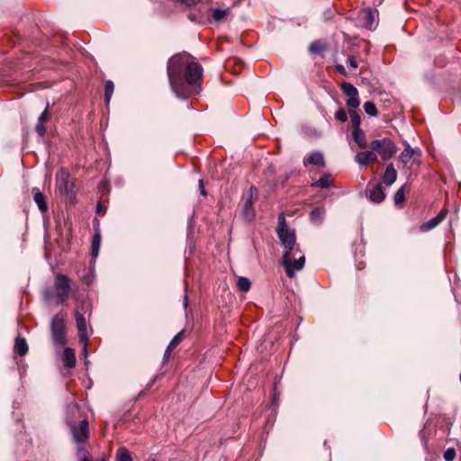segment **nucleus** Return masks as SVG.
I'll return each instance as SVG.
<instances>
[{"mask_svg":"<svg viewBox=\"0 0 461 461\" xmlns=\"http://www.w3.org/2000/svg\"><path fill=\"white\" fill-rule=\"evenodd\" d=\"M203 67L188 55L173 56L167 62V76L175 94L188 98L201 91Z\"/></svg>","mask_w":461,"mask_h":461,"instance_id":"nucleus-1","label":"nucleus"},{"mask_svg":"<svg viewBox=\"0 0 461 461\" xmlns=\"http://www.w3.org/2000/svg\"><path fill=\"white\" fill-rule=\"evenodd\" d=\"M279 226L276 230L281 244L285 248L282 264L285 273L290 278L294 276V272L303 268L305 258L299 245L296 243L295 231L287 227L284 215L278 218Z\"/></svg>","mask_w":461,"mask_h":461,"instance_id":"nucleus-2","label":"nucleus"},{"mask_svg":"<svg viewBox=\"0 0 461 461\" xmlns=\"http://www.w3.org/2000/svg\"><path fill=\"white\" fill-rule=\"evenodd\" d=\"M86 315H91V308L89 303L86 302H81L77 303L75 310V319L77 323V328L78 330V339L79 342L83 345L84 350L86 351L87 342H88V333H87V322L86 319Z\"/></svg>","mask_w":461,"mask_h":461,"instance_id":"nucleus-3","label":"nucleus"},{"mask_svg":"<svg viewBox=\"0 0 461 461\" xmlns=\"http://www.w3.org/2000/svg\"><path fill=\"white\" fill-rule=\"evenodd\" d=\"M71 290V280L68 276L58 274L53 285V292L46 291L45 296L49 300L55 299L57 303H63L68 298Z\"/></svg>","mask_w":461,"mask_h":461,"instance_id":"nucleus-4","label":"nucleus"},{"mask_svg":"<svg viewBox=\"0 0 461 461\" xmlns=\"http://www.w3.org/2000/svg\"><path fill=\"white\" fill-rule=\"evenodd\" d=\"M369 148L376 151L383 160H389L397 152V146L390 138H383L371 141Z\"/></svg>","mask_w":461,"mask_h":461,"instance_id":"nucleus-5","label":"nucleus"},{"mask_svg":"<svg viewBox=\"0 0 461 461\" xmlns=\"http://www.w3.org/2000/svg\"><path fill=\"white\" fill-rule=\"evenodd\" d=\"M50 331L55 345L63 346L66 344L65 316L63 313L59 312L52 318Z\"/></svg>","mask_w":461,"mask_h":461,"instance_id":"nucleus-6","label":"nucleus"},{"mask_svg":"<svg viewBox=\"0 0 461 461\" xmlns=\"http://www.w3.org/2000/svg\"><path fill=\"white\" fill-rule=\"evenodd\" d=\"M70 431L77 443L85 442L89 437V425L86 420H83L78 425L71 424Z\"/></svg>","mask_w":461,"mask_h":461,"instance_id":"nucleus-7","label":"nucleus"},{"mask_svg":"<svg viewBox=\"0 0 461 461\" xmlns=\"http://www.w3.org/2000/svg\"><path fill=\"white\" fill-rule=\"evenodd\" d=\"M253 190L254 188L250 187L249 192L242 198L241 212L244 220L247 221H251L256 215L252 202Z\"/></svg>","mask_w":461,"mask_h":461,"instance_id":"nucleus-8","label":"nucleus"},{"mask_svg":"<svg viewBox=\"0 0 461 461\" xmlns=\"http://www.w3.org/2000/svg\"><path fill=\"white\" fill-rule=\"evenodd\" d=\"M377 160V155L374 150H366L357 152L355 156V161L362 167H366L370 163Z\"/></svg>","mask_w":461,"mask_h":461,"instance_id":"nucleus-9","label":"nucleus"},{"mask_svg":"<svg viewBox=\"0 0 461 461\" xmlns=\"http://www.w3.org/2000/svg\"><path fill=\"white\" fill-rule=\"evenodd\" d=\"M375 12L371 8H365L360 13L359 17L363 25L369 30H373L375 27Z\"/></svg>","mask_w":461,"mask_h":461,"instance_id":"nucleus-10","label":"nucleus"},{"mask_svg":"<svg viewBox=\"0 0 461 461\" xmlns=\"http://www.w3.org/2000/svg\"><path fill=\"white\" fill-rule=\"evenodd\" d=\"M445 217H446V212H444V211L439 212V213L437 216L433 217L432 219L422 223L420 226V231L427 232V231L436 228L445 219Z\"/></svg>","mask_w":461,"mask_h":461,"instance_id":"nucleus-11","label":"nucleus"},{"mask_svg":"<svg viewBox=\"0 0 461 461\" xmlns=\"http://www.w3.org/2000/svg\"><path fill=\"white\" fill-rule=\"evenodd\" d=\"M304 166L313 165L321 167H325L323 155L321 152H312L303 159Z\"/></svg>","mask_w":461,"mask_h":461,"instance_id":"nucleus-12","label":"nucleus"},{"mask_svg":"<svg viewBox=\"0 0 461 461\" xmlns=\"http://www.w3.org/2000/svg\"><path fill=\"white\" fill-rule=\"evenodd\" d=\"M397 178V171L394 168V166L393 163H390L387 165L384 173L383 175V183L386 185H392Z\"/></svg>","mask_w":461,"mask_h":461,"instance_id":"nucleus-13","label":"nucleus"},{"mask_svg":"<svg viewBox=\"0 0 461 461\" xmlns=\"http://www.w3.org/2000/svg\"><path fill=\"white\" fill-rule=\"evenodd\" d=\"M419 151V149H412L409 143H406L405 149L402 151V153L399 156V160L401 161V163L403 164V166H406L411 160V158H413L415 154L418 153Z\"/></svg>","mask_w":461,"mask_h":461,"instance_id":"nucleus-14","label":"nucleus"},{"mask_svg":"<svg viewBox=\"0 0 461 461\" xmlns=\"http://www.w3.org/2000/svg\"><path fill=\"white\" fill-rule=\"evenodd\" d=\"M369 198L372 202L379 203L385 198V194L380 184L373 185L369 191Z\"/></svg>","mask_w":461,"mask_h":461,"instance_id":"nucleus-15","label":"nucleus"},{"mask_svg":"<svg viewBox=\"0 0 461 461\" xmlns=\"http://www.w3.org/2000/svg\"><path fill=\"white\" fill-rule=\"evenodd\" d=\"M32 193H33V200H34L35 203L37 204L39 210L42 213H45L48 211V205H47V203H46L43 194L39 189H36V188L32 189Z\"/></svg>","mask_w":461,"mask_h":461,"instance_id":"nucleus-16","label":"nucleus"},{"mask_svg":"<svg viewBox=\"0 0 461 461\" xmlns=\"http://www.w3.org/2000/svg\"><path fill=\"white\" fill-rule=\"evenodd\" d=\"M352 137L358 148L366 149L367 147L366 134L361 129L353 130Z\"/></svg>","mask_w":461,"mask_h":461,"instance_id":"nucleus-17","label":"nucleus"},{"mask_svg":"<svg viewBox=\"0 0 461 461\" xmlns=\"http://www.w3.org/2000/svg\"><path fill=\"white\" fill-rule=\"evenodd\" d=\"M63 361L64 365L68 368H72L76 366V355L74 349L70 348H66L64 349Z\"/></svg>","mask_w":461,"mask_h":461,"instance_id":"nucleus-18","label":"nucleus"},{"mask_svg":"<svg viewBox=\"0 0 461 461\" xmlns=\"http://www.w3.org/2000/svg\"><path fill=\"white\" fill-rule=\"evenodd\" d=\"M68 175L65 171H61L57 176V186L60 193H68Z\"/></svg>","mask_w":461,"mask_h":461,"instance_id":"nucleus-19","label":"nucleus"},{"mask_svg":"<svg viewBox=\"0 0 461 461\" xmlns=\"http://www.w3.org/2000/svg\"><path fill=\"white\" fill-rule=\"evenodd\" d=\"M14 350L20 356H24L28 352V345L25 339L20 336L15 339Z\"/></svg>","mask_w":461,"mask_h":461,"instance_id":"nucleus-20","label":"nucleus"},{"mask_svg":"<svg viewBox=\"0 0 461 461\" xmlns=\"http://www.w3.org/2000/svg\"><path fill=\"white\" fill-rule=\"evenodd\" d=\"M331 185L332 179L330 175H324L312 184V186H316L322 189L329 188Z\"/></svg>","mask_w":461,"mask_h":461,"instance_id":"nucleus-21","label":"nucleus"},{"mask_svg":"<svg viewBox=\"0 0 461 461\" xmlns=\"http://www.w3.org/2000/svg\"><path fill=\"white\" fill-rule=\"evenodd\" d=\"M114 90V85L113 81L107 80L104 84V102L105 104L108 105L110 103V100L112 98L113 93Z\"/></svg>","mask_w":461,"mask_h":461,"instance_id":"nucleus-22","label":"nucleus"},{"mask_svg":"<svg viewBox=\"0 0 461 461\" xmlns=\"http://www.w3.org/2000/svg\"><path fill=\"white\" fill-rule=\"evenodd\" d=\"M341 90L348 97L358 95L357 89L351 83H342Z\"/></svg>","mask_w":461,"mask_h":461,"instance_id":"nucleus-23","label":"nucleus"},{"mask_svg":"<svg viewBox=\"0 0 461 461\" xmlns=\"http://www.w3.org/2000/svg\"><path fill=\"white\" fill-rule=\"evenodd\" d=\"M212 17L216 22L223 21L229 13V9H212Z\"/></svg>","mask_w":461,"mask_h":461,"instance_id":"nucleus-24","label":"nucleus"},{"mask_svg":"<svg viewBox=\"0 0 461 461\" xmlns=\"http://www.w3.org/2000/svg\"><path fill=\"white\" fill-rule=\"evenodd\" d=\"M185 330H181L178 332L170 341L167 348L166 354L169 353L171 350H173L183 339Z\"/></svg>","mask_w":461,"mask_h":461,"instance_id":"nucleus-25","label":"nucleus"},{"mask_svg":"<svg viewBox=\"0 0 461 461\" xmlns=\"http://www.w3.org/2000/svg\"><path fill=\"white\" fill-rule=\"evenodd\" d=\"M237 286L241 292H248L250 289L251 283L249 278L240 276L237 281Z\"/></svg>","mask_w":461,"mask_h":461,"instance_id":"nucleus-26","label":"nucleus"},{"mask_svg":"<svg viewBox=\"0 0 461 461\" xmlns=\"http://www.w3.org/2000/svg\"><path fill=\"white\" fill-rule=\"evenodd\" d=\"M116 461H132L131 453L125 447L118 448Z\"/></svg>","mask_w":461,"mask_h":461,"instance_id":"nucleus-27","label":"nucleus"},{"mask_svg":"<svg viewBox=\"0 0 461 461\" xmlns=\"http://www.w3.org/2000/svg\"><path fill=\"white\" fill-rule=\"evenodd\" d=\"M348 113H349V116L351 119L352 131L357 130V129H361L360 128L361 120H360V116L357 113V111H349Z\"/></svg>","mask_w":461,"mask_h":461,"instance_id":"nucleus-28","label":"nucleus"},{"mask_svg":"<svg viewBox=\"0 0 461 461\" xmlns=\"http://www.w3.org/2000/svg\"><path fill=\"white\" fill-rule=\"evenodd\" d=\"M101 236L99 233L94 235L92 240V255L97 257L100 249Z\"/></svg>","mask_w":461,"mask_h":461,"instance_id":"nucleus-29","label":"nucleus"},{"mask_svg":"<svg viewBox=\"0 0 461 461\" xmlns=\"http://www.w3.org/2000/svg\"><path fill=\"white\" fill-rule=\"evenodd\" d=\"M359 99L358 95L350 96L347 100V105L349 111H356V109L359 106Z\"/></svg>","mask_w":461,"mask_h":461,"instance_id":"nucleus-30","label":"nucleus"},{"mask_svg":"<svg viewBox=\"0 0 461 461\" xmlns=\"http://www.w3.org/2000/svg\"><path fill=\"white\" fill-rule=\"evenodd\" d=\"M365 112L370 116H375L377 114V109L373 102H366L364 104Z\"/></svg>","mask_w":461,"mask_h":461,"instance_id":"nucleus-31","label":"nucleus"},{"mask_svg":"<svg viewBox=\"0 0 461 461\" xmlns=\"http://www.w3.org/2000/svg\"><path fill=\"white\" fill-rule=\"evenodd\" d=\"M405 200V194H404V185H402L401 188L397 190V192L394 194V202L396 205L402 204Z\"/></svg>","mask_w":461,"mask_h":461,"instance_id":"nucleus-32","label":"nucleus"},{"mask_svg":"<svg viewBox=\"0 0 461 461\" xmlns=\"http://www.w3.org/2000/svg\"><path fill=\"white\" fill-rule=\"evenodd\" d=\"M324 215V210L323 209H321V208H317V209H314L312 212H311V218L312 220L313 221H318V220H321L322 217Z\"/></svg>","mask_w":461,"mask_h":461,"instance_id":"nucleus-33","label":"nucleus"},{"mask_svg":"<svg viewBox=\"0 0 461 461\" xmlns=\"http://www.w3.org/2000/svg\"><path fill=\"white\" fill-rule=\"evenodd\" d=\"M455 457L456 450L453 447H449L444 452V459L446 461H453Z\"/></svg>","mask_w":461,"mask_h":461,"instance_id":"nucleus-34","label":"nucleus"},{"mask_svg":"<svg viewBox=\"0 0 461 461\" xmlns=\"http://www.w3.org/2000/svg\"><path fill=\"white\" fill-rule=\"evenodd\" d=\"M323 46L321 42L319 41H313L311 43L310 45V51L312 53H319L321 52L322 50H323Z\"/></svg>","mask_w":461,"mask_h":461,"instance_id":"nucleus-35","label":"nucleus"},{"mask_svg":"<svg viewBox=\"0 0 461 461\" xmlns=\"http://www.w3.org/2000/svg\"><path fill=\"white\" fill-rule=\"evenodd\" d=\"M335 118L344 122L348 120V114L343 108H339L335 113Z\"/></svg>","mask_w":461,"mask_h":461,"instance_id":"nucleus-36","label":"nucleus"},{"mask_svg":"<svg viewBox=\"0 0 461 461\" xmlns=\"http://www.w3.org/2000/svg\"><path fill=\"white\" fill-rule=\"evenodd\" d=\"M50 119V114H49V103H47V105H46V108L44 109V111L41 113L39 119H38V122H48Z\"/></svg>","mask_w":461,"mask_h":461,"instance_id":"nucleus-37","label":"nucleus"},{"mask_svg":"<svg viewBox=\"0 0 461 461\" xmlns=\"http://www.w3.org/2000/svg\"><path fill=\"white\" fill-rule=\"evenodd\" d=\"M36 132L41 136V137H43L45 132H46V129H45V126H44V122H38L37 125H36Z\"/></svg>","mask_w":461,"mask_h":461,"instance_id":"nucleus-38","label":"nucleus"},{"mask_svg":"<svg viewBox=\"0 0 461 461\" xmlns=\"http://www.w3.org/2000/svg\"><path fill=\"white\" fill-rule=\"evenodd\" d=\"M348 64L353 69H356L358 67L357 60L352 56L348 57Z\"/></svg>","mask_w":461,"mask_h":461,"instance_id":"nucleus-39","label":"nucleus"},{"mask_svg":"<svg viewBox=\"0 0 461 461\" xmlns=\"http://www.w3.org/2000/svg\"><path fill=\"white\" fill-rule=\"evenodd\" d=\"M335 69H336V71H337V72H339V74H341V75H343V76H347V71H346V69H345V68H344V66H343V65H341V64H337V65L335 66Z\"/></svg>","mask_w":461,"mask_h":461,"instance_id":"nucleus-40","label":"nucleus"},{"mask_svg":"<svg viewBox=\"0 0 461 461\" xmlns=\"http://www.w3.org/2000/svg\"><path fill=\"white\" fill-rule=\"evenodd\" d=\"M199 188H200L201 194L206 195V192H205L204 185H203V181L202 179L199 180Z\"/></svg>","mask_w":461,"mask_h":461,"instance_id":"nucleus-41","label":"nucleus"},{"mask_svg":"<svg viewBox=\"0 0 461 461\" xmlns=\"http://www.w3.org/2000/svg\"><path fill=\"white\" fill-rule=\"evenodd\" d=\"M178 2H181L183 4H185L188 6L194 5L197 0H177Z\"/></svg>","mask_w":461,"mask_h":461,"instance_id":"nucleus-42","label":"nucleus"},{"mask_svg":"<svg viewBox=\"0 0 461 461\" xmlns=\"http://www.w3.org/2000/svg\"><path fill=\"white\" fill-rule=\"evenodd\" d=\"M187 295H185V302H184V304H185V307H187Z\"/></svg>","mask_w":461,"mask_h":461,"instance_id":"nucleus-43","label":"nucleus"},{"mask_svg":"<svg viewBox=\"0 0 461 461\" xmlns=\"http://www.w3.org/2000/svg\"><path fill=\"white\" fill-rule=\"evenodd\" d=\"M101 211H102L101 204H98V206H97V212H101Z\"/></svg>","mask_w":461,"mask_h":461,"instance_id":"nucleus-44","label":"nucleus"},{"mask_svg":"<svg viewBox=\"0 0 461 461\" xmlns=\"http://www.w3.org/2000/svg\"><path fill=\"white\" fill-rule=\"evenodd\" d=\"M81 461H91V460H89L88 458L85 457V458H82Z\"/></svg>","mask_w":461,"mask_h":461,"instance_id":"nucleus-45","label":"nucleus"},{"mask_svg":"<svg viewBox=\"0 0 461 461\" xmlns=\"http://www.w3.org/2000/svg\"><path fill=\"white\" fill-rule=\"evenodd\" d=\"M102 461H104V460H102Z\"/></svg>","mask_w":461,"mask_h":461,"instance_id":"nucleus-46","label":"nucleus"}]
</instances>
